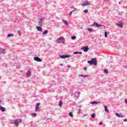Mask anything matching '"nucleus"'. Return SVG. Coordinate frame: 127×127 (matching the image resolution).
Wrapping results in <instances>:
<instances>
[{"label": "nucleus", "instance_id": "1", "mask_svg": "<svg viewBox=\"0 0 127 127\" xmlns=\"http://www.w3.org/2000/svg\"><path fill=\"white\" fill-rule=\"evenodd\" d=\"M87 63L90 64V65H94L95 66H97V59L92 58L90 61H88Z\"/></svg>", "mask_w": 127, "mask_h": 127}, {"label": "nucleus", "instance_id": "2", "mask_svg": "<svg viewBox=\"0 0 127 127\" xmlns=\"http://www.w3.org/2000/svg\"><path fill=\"white\" fill-rule=\"evenodd\" d=\"M22 122V120L21 119H17L14 120V123H11V124H14V125H15L16 126H18L19 125V123H21Z\"/></svg>", "mask_w": 127, "mask_h": 127}, {"label": "nucleus", "instance_id": "3", "mask_svg": "<svg viewBox=\"0 0 127 127\" xmlns=\"http://www.w3.org/2000/svg\"><path fill=\"white\" fill-rule=\"evenodd\" d=\"M63 42H64V37H60L59 38H58L57 39V43L58 44L63 43Z\"/></svg>", "mask_w": 127, "mask_h": 127}, {"label": "nucleus", "instance_id": "4", "mask_svg": "<svg viewBox=\"0 0 127 127\" xmlns=\"http://www.w3.org/2000/svg\"><path fill=\"white\" fill-rule=\"evenodd\" d=\"M60 58H62V59H65V58H69V57H71V56L68 55H60Z\"/></svg>", "mask_w": 127, "mask_h": 127}, {"label": "nucleus", "instance_id": "5", "mask_svg": "<svg viewBox=\"0 0 127 127\" xmlns=\"http://www.w3.org/2000/svg\"><path fill=\"white\" fill-rule=\"evenodd\" d=\"M34 60L37 62H42V60L41 58H38V57H34Z\"/></svg>", "mask_w": 127, "mask_h": 127}, {"label": "nucleus", "instance_id": "6", "mask_svg": "<svg viewBox=\"0 0 127 127\" xmlns=\"http://www.w3.org/2000/svg\"><path fill=\"white\" fill-rule=\"evenodd\" d=\"M81 49H83L84 52H87V51H89V47L88 46L83 47Z\"/></svg>", "mask_w": 127, "mask_h": 127}, {"label": "nucleus", "instance_id": "7", "mask_svg": "<svg viewBox=\"0 0 127 127\" xmlns=\"http://www.w3.org/2000/svg\"><path fill=\"white\" fill-rule=\"evenodd\" d=\"M43 23V19H40V21L38 22L39 26H42V23Z\"/></svg>", "mask_w": 127, "mask_h": 127}, {"label": "nucleus", "instance_id": "8", "mask_svg": "<svg viewBox=\"0 0 127 127\" xmlns=\"http://www.w3.org/2000/svg\"><path fill=\"white\" fill-rule=\"evenodd\" d=\"M93 25H96V26L99 27V28H101V27L103 26V25H100L96 22L93 23Z\"/></svg>", "mask_w": 127, "mask_h": 127}, {"label": "nucleus", "instance_id": "9", "mask_svg": "<svg viewBox=\"0 0 127 127\" xmlns=\"http://www.w3.org/2000/svg\"><path fill=\"white\" fill-rule=\"evenodd\" d=\"M0 54H5V49H0Z\"/></svg>", "mask_w": 127, "mask_h": 127}, {"label": "nucleus", "instance_id": "10", "mask_svg": "<svg viewBox=\"0 0 127 127\" xmlns=\"http://www.w3.org/2000/svg\"><path fill=\"white\" fill-rule=\"evenodd\" d=\"M39 106H40V103H37L36 106V110L35 112H37L38 111H40Z\"/></svg>", "mask_w": 127, "mask_h": 127}, {"label": "nucleus", "instance_id": "11", "mask_svg": "<svg viewBox=\"0 0 127 127\" xmlns=\"http://www.w3.org/2000/svg\"><path fill=\"white\" fill-rule=\"evenodd\" d=\"M117 25L122 28V27H123V23L122 22H119L117 24Z\"/></svg>", "mask_w": 127, "mask_h": 127}, {"label": "nucleus", "instance_id": "12", "mask_svg": "<svg viewBox=\"0 0 127 127\" xmlns=\"http://www.w3.org/2000/svg\"><path fill=\"white\" fill-rule=\"evenodd\" d=\"M36 28L38 31H40L41 32H42V28H41V26H37Z\"/></svg>", "mask_w": 127, "mask_h": 127}, {"label": "nucleus", "instance_id": "13", "mask_svg": "<svg viewBox=\"0 0 127 127\" xmlns=\"http://www.w3.org/2000/svg\"><path fill=\"white\" fill-rule=\"evenodd\" d=\"M79 95H80L79 91H76L74 93V95L76 97V98H78Z\"/></svg>", "mask_w": 127, "mask_h": 127}, {"label": "nucleus", "instance_id": "14", "mask_svg": "<svg viewBox=\"0 0 127 127\" xmlns=\"http://www.w3.org/2000/svg\"><path fill=\"white\" fill-rule=\"evenodd\" d=\"M31 75V71L30 70H29L27 72V78H29V77H30Z\"/></svg>", "mask_w": 127, "mask_h": 127}, {"label": "nucleus", "instance_id": "15", "mask_svg": "<svg viewBox=\"0 0 127 127\" xmlns=\"http://www.w3.org/2000/svg\"><path fill=\"white\" fill-rule=\"evenodd\" d=\"M89 4H90V3L88 2H84L82 4V5H83V6H86V5H88Z\"/></svg>", "mask_w": 127, "mask_h": 127}, {"label": "nucleus", "instance_id": "16", "mask_svg": "<svg viewBox=\"0 0 127 127\" xmlns=\"http://www.w3.org/2000/svg\"><path fill=\"white\" fill-rule=\"evenodd\" d=\"M0 110H1V112H5V108H4V107L0 106Z\"/></svg>", "mask_w": 127, "mask_h": 127}, {"label": "nucleus", "instance_id": "17", "mask_svg": "<svg viewBox=\"0 0 127 127\" xmlns=\"http://www.w3.org/2000/svg\"><path fill=\"white\" fill-rule=\"evenodd\" d=\"M79 77H83L84 78H86V77H89V75H83V74H79Z\"/></svg>", "mask_w": 127, "mask_h": 127}, {"label": "nucleus", "instance_id": "18", "mask_svg": "<svg viewBox=\"0 0 127 127\" xmlns=\"http://www.w3.org/2000/svg\"><path fill=\"white\" fill-rule=\"evenodd\" d=\"M63 21L65 25L68 26V22H67V21L63 19Z\"/></svg>", "mask_w": 127, "mask_h": 127}, {"label": "nucleus", "instance_id": "19", "mask_svg": "<svg viewBox=\"0 0 127 127\" xmlns=\"http://www.w3.org/2000/svg\"><path fill=\"white\" fill-rule=\"evenodd\" d=\"M90 104H91V105H97V104H98V102L97 101H93L90 102Z\"/></svg>", "mask_w": 127, "mask_h": 127}, {"label": "nucleus", "instance_id": "20", "mask_svg": "<svg viewBox=\"0 0 127 127\" xmlns=\"http://www.w3.org/2000/svg\"><path fill=\"white\" fill-rule=\"evenodd\" d=\"M62 105H63V102H62V101H60L59 104V107H62Z\"/></svg>", "mask_w": 127, "mask_h": 127}, {"label": "nucleus", "instance_id": "21", "mask_svg": "<svg viewBox=\"0 0 127 127\" xmlns=\"http://www.w3.org/2000/svg\"><path fill=\"white\" fill-rule=\"evenodd\" d=\"M76 10H77V9L74 8V10L70 11L69 13V15H70V16L72 15V13L73 12V11H76Z\"/></svg>", "mask_w": 127, "mask_h": 127}, {"label": "nucleus", "instance_id": "22", "mask_svg": "<svg viewBox=\"0 0 127 127\" xmlns=\"http://www.w3.org/2000/svg\"><path fill=\"white\" fill-rule=\"evenodd\" d=\"M104 109L105 110V112H107V113H109V110H108V107L105 106Z\"/></svg>", "mask_w": 127, "mask_h": 127}, {"label": "nucleus", "instance_id": "23", "mask_svg": "<svg viewBox=\"0 0 127 127\" xmlns=\"http://www.w3.org/2000/svg\"><path fill=\"white\" fill-rule=\"evenodd\" d=\"M82 52H74L73 54H82Z\"/></svg>", "mask_w": 127, "mask_h": 127}, {"label": "nucleus", "instance_id": "24", "mask_svg": "<svg viewBox=\"0 0 127 127\" xmlns=\"http://www.w3.org/2000/svg\"><path fill=\"white\" fill-rule=\"evenodd\" d=\"M31 116H32V117H35L37 116V114H36V113H31Z\"/></svg>", "mask_w": 127, "mask_h": 127}, {"label": "nucleus", "instance_id": "25", "mask_svg": "<svg viewBox=\"0 0 127 127\" xmlns=\"http://www.w3.org/2000/svg\"><path fill=\"white\" fill-rule=\"evenodd\" d=\"M88 31H89V32H93V29L88 28H87Z\"/></svg>", "mask_w": 127, "mask_h": 127}, {"label": "nucleus", "instance_id": "26", "mask_svg": "<svg viewBox=\"0 0 127 127\" xmlns=\"http://www.w3.org/2000/svg\"><path fill=\"white\" fill-rule=\"evenodd\" d=\"M12 36H14V34H9L7 35V37H11Z\"/></svg>", "mask_w": 127, "mask_h": 127}, {"label": "nucleus", "instance_id": "27", "mask_svg": "<svg viewBox=\"0 0 127 127\" xmlns=\"http://www.w3.org/2000/svg\"><path fill=\"white\" fill-rule=\"evenodd\" d=\"M96 117V114L95 113H93L91 115V118L92 119H94Z\"/></svg>", "mask_w": 127, "mask_h": 127}, {"label": "nucleus", "instance_id": "28", "mask_svg": "<svg viewBox=\"0 0 127 127\" xmlns=\"http://www.w3.org/2000/svg\"><path fill=\"white\" fill-rule=\"evenodd\" d=\"M47 33H48V31L46 30L43 32L42 34L44 35V34H47Z\"/></svg>", "mask_w": 127, "mask_h": 127}, {"label": "nucleus", "instance_id": "29", "mask_svg": "<svg viewBox=\"0 0 127 127\" xmlns=\"http://www.w3.org/2000/svg\"><path fill=\"white\" fill-rule=\"evenodd\" d=\"M68 115L70 117H71V118H73V113L72 112H70Z\"/></svg>", "mask_w": 127, "mask_h": 127}, {"label": "nucleus", "instance_id": "30", "mask_svg": "<svg viewBox=\"0 0 127 127\" xmlns=\"http://www.w3.org/2000/svg\"><path fill=\"white\" fill-rule=\"evenodd\" d=\"M104 73H105V74H108V69H104Z\"/></svg>", "mask_w": 127, "mask_h": 127}, {"label": "nucleus", "instance_id": "31", "mask_svg": "<svg viewBox=\"0 0 127 127\" xmlns=\"http://www.w3.org/2000/svg\"><path fill=\"white\" fill-rule=\"evenodd\" d=\"M71 39L72 40H75V39H76V36H73L71 37Z\"/></svg>", "mask_w": 127, "mask_h": 127}, {"label": "nucleus", "instance_id": "32", "mask_svg": "<svg viewBox=\"0 0 127 127\" xmlns=\"http://www.w3.org/2000/svg\"><path fill=\"white\" fill-rule=\"evenodd\" d=\"M78 115H79V114H81V109H79L77 112Z\"/></svg>", "mask_w": 127, "mask_h": 127}, {"label": "nucleus", "instance_id": "33", "mask_svg": "<svg viewBox=\"0 0 127 127\" xmlns=\"http://www.w3.org/2000/svg\"><path fill=\"white\" fill-rule=\"evenodd\" d=\"M18 34L20 36L21 35V31L20 30L18 31Z\"/></svg>", "mask_w": 127, "mask_h": 127}, {"label": "nucleus", "instance_id": "34", "mask_svg": "<svg viewBox=\"0 0 127 127\" xmlns=\"http://www.w3.org/2000/svg\"><path fill=\"white\" fill-rule=\"evenodd\" d=\"M116 116L117 117H118V118H120L121 117V115H120V114H119V113H116Z\"/></svg>", "mask_w": 127, "mask_h": 127}, {"label": "nucleus", "instance_id": "35", "mask_svg": "<svg viewBox=\"0 0 127 127\" xmlns=\"http://www.w3.org/2000/svg\"><path fill=\"white\" fill-rule=\"evenodd\" d=\"M105 37H108V33L107 32H105Z\"/></svg>", "mask_w": 127, "mask_h": 127}, {"label": "nucleus", "instance_id": "36", "mask_svg": "<svg viewBox=\"0 0 127 127\" xmlns=\"http://www.w3.org/2000/svg\"><path fill=\"white\" fill-rule=\"evenodd\" d=\"M120 118H125V115H121Z\"/></svg>", "mask_w": 127, "mask_h": 127}, {"label": "nucleus", "instance_id": "37", "mask_svg": "<svg viewBox=\"0 0 127 127\" xmlns=\"http://www.w3.org/2000/svg\"><path fill=\"white\" fill-rule=\"evenodd\" d=\"M84 12H85V13H88V10H87V9L85 10H84Z\"/></svg>", "mask_w": 127, "mask_h": 127}, {"label": "nucleus", "instance_id": "38", "mask_svg": "<svg viewBox=\"0 0 127 127\" xmlns=\"http://www.w3.org/2000/svg\"><path fill=\"white\" fill-rule=\"evenodd\" d=\"M84 70H87V67H84Z\"/></svg>", "mask_w": 127, "mask_h": 127}, {"label": "nucleus", "instance_id": "39", "mask_svg": "<svg viewBox=\"0 0 127 127\" xmlns=\"http://www.w3.org/2000/svg\"><path fill=\"white\" fill-rule=\"evenodd\" d=\"M125 103H127V99H126L125 100Z\"/></svg>", "mask_w": 127, "mask_h": 127}, {"label": "nucleus", "instance_id": "40", "mask_svg": "<svg viewBox=\"0 0 127 127\" xmlns=\"http://www.w3.org/2000/svg\"><path fill=\"white\" fill-rule=\"evenodd\" d=\"M60 66H63V64H60Z\"/></svg>", "mask_w": 127, "mask_h": 127}, {"label": "nucleus", "instance_id": "41", "mask_svg": "<svg viewBox=\"0 0 127 127\" xmlns=\"http://www.w3.org/2000/svg\"><path fill=\"white\" fill-rule=\"evenodd\" d=\"M124 122H127V119L124 120Z\"/></svg>", "mask_w": 127, "mask_h": 127}, {"label": "nucleus", "instance_id": "42", "mask_svg": "<svg viewBox=\"0 0 127 127\" xmlns=\"http://www.w3.org/2000/svg\"><path fill=\"white\" fill-rule=\"evenodd\" d=\"M103 125V122H100V126H102Z\"/></svg>", "mask_w": 127, "mask_h": 127}, {"label": "nucleus", "instance_id": "43", "mask_svg": "<svg viewBox=\"0 0 127 127\" xmlns=\"http://www.w3.org/2000/svg\"><path fill=\"white\" fill-rule=\"evenodd\" d=\"M67 67H68V68H70V65H68Z\"/></svg>", "mask_w": 127, "mask_h": 127}, {"label": "nucleus", "instance_id": "44", "mask_svg": "<svg viewBox=\"0 0 127 127\" xmlns=\"http://www.w3.org/2000/svg\"><path fill=\"white\" fill-rule=\"evenodd\" d=\"M0 104H1V100H0Z\"/></svg>", "mask_w": 127, "mask_h": 127}, {"label": "nucleus", "instance_id": "45", "mask_svg": "<svg viewBox=\"0 0 127 127\" xmlns=\"http://www.w3.org/2000/svg\"><path fill=\"white\" fill-rule=\"evenodd\" d=\"M73 8L74 10H75V8H75L74 7H73Z\"/></svg>", "mask_w": 127, "mask_h": 127}, {"label": "nucleus", "instance_id": "46", "mask_svg": "<svg viewBox=\"0 0 127 127\" xmlns=\"http://www.w3.org/2000/svg\"><path fill=\"white\" fill-rule=\"evenodd\" d=\"M0 79H1V77H0Z\"/></svg>", "mask_w": 127, "mask_h": 127}, {"label": "nucleus", "instance_id": "47", "mask_svg": "<svg viewBox=\"0 0 127 127\" xmlns=\"http://www.w3.org/2000/svg\"><path fill=\"white\" fill-rule=\"evenodd\" d=\"M119 3H121V2H119Z\"/></svg>", "mask_w": 127, "mask_h": 127}, {"label": "nucleus", "instance_id": "48", "mask_svg": "<svg viewBox=\"0 0 127 127\" xmlns=\"http://www.w3.org/2000/svg\"><path fill=\"white\" fill-rule=\"evenodd\" d=\"M16 127H18L17 126H16Z\"/></svg>", "mask_w": 127, "mask_h": 127}]
</instances>
